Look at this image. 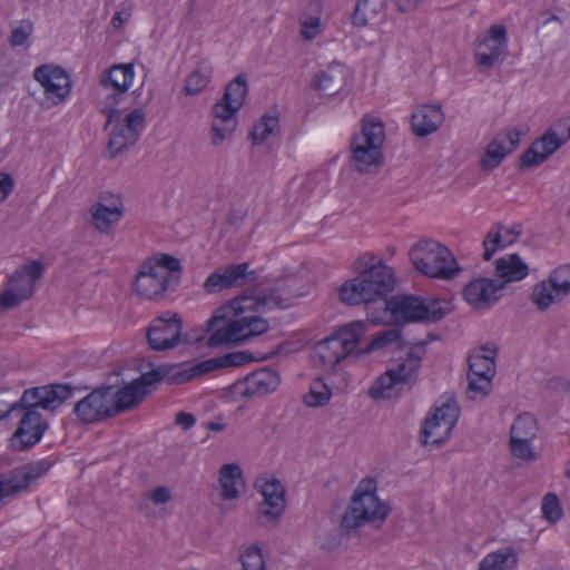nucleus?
<instances>
[{"mask_svg":"<svg viewBox=\"0 0 570 570\" xmlns=\"http://www.w3.org/2000/svg\"><path fill=\"white\" fill-rule=\"evenodd\" d=\"M26 301L22 296L9 287L0 295V308L11 309L17 307L21 302Z\"/></svg>","mask_w":570,"mask_h":570,"instance_id":"obj_55","label":"nucleus"},{"mask_svg":"<svg viewBox=\"0 0 570 570\" xmlns=\"http://www.w3.org/2000/svg\"><path fill=\"white\" fill-rule=\"evenodd\" d=\"M542 517L550 523H556L563 517V511L558 495L553 492L547 493L541 503Z\"/></svg>","mask_w":570,"mask_h":570,"instance_id":"obj_47","label":"nucleus"},{"mask_svg":"<svg viewBox=\"0 0 570 570\" xmlns=\"http://www.w3.org/2000/svg\"><path fill=\"white\" fill-rule=\"evenodd\" d=\"M539 426L537 419L528 413L519 414L510 429V438L514 439H534L537 436Z\"/></svg>","mask_w":570,"mask_h":570,"instance_id":"obj_39","label":"nucleus"},{"mask_svg":"<svg viewBox=\"0 0 570 570\" xmlns=\"http://www.w3.org/2000/svg\"><path fill=\"white\" fill-rule=\"evenodd\" d=\"M233 102L222 97L213 107L212 142L219 145L237 126V111Z\"/></svg>","mask_w":570,"mask_h":570,"instance_id":"obj_28","label":"nucleus"},{"mask_svg":"<svg viewBox=\"0 0 570 570\" xmlns=\"http://www.w3.org/2000/svg\"><path fill=\"white\" fill-rule=\"evenodd\" d=\"M243 570H265V562L261 549L256 544L249 546L240 556Z\"/></svg>","mask_w":570,"mask_h":570,"instance_id":"obj_51","label":"nucleus"},{"mask_svg":"<svg viewBox=\"0 0 570 570\" xmlns=\"http://www.w3.org/2000/svg\"><path fill=\"white\" fill-rule=\"evenodd\" d=\"M367 325L363 321L344 324L314 345V353L328 376L337 377L338 384L346 385L343 362L351 355L357 356Z\"/></svg>","mask_w":570,"mask_h":570,"instance_id":"obj_2","label":"nucleus"},{"mask_svg":"<svg viewBox=\"0 0 570 570\" xmlns=\"http://www.w3.org/2000/svg\"><path fill=\"white\" fill-rule=\"evenodd\" d=\"M509 154L510 150L507 149L504 140H500V138L497 137L488 144L481 159V167L487 170H492L497 168Z\"/></svg>","mask_w":570,"mask_h":570,"instance_id":"obj_40","label":"nucleus"},{"mask_svg":"<svg viewBox=\"0 0 570 570\" xmlns=\"http://www.w3.org/2000/svg\"><path fill=\"white\" fill-rule=\"evenodd\" d=\"M207 429L213 432H218V431H223L225 429V424L218 423V422H209L207 425Z\"/></svg>","mask_w":570,"mask_h":570,"instance_id":"obj_64","label":"nucleus"},{"mask_svg":"<svg viewBox=\"0 0 570 570\" xmlns=\"http://www.w3.org/2000/svg\"><path fill=\"white\" fill-rule=\"evenodd\" d=\"M112 405L115 416L138 406L146 397V392L139 390L132 382L124 387L112 385Z\"/></svg>","mask_w":570,"mask_h":570,"instance_id":"obj_33","label":"nucleus"},{"mask_svg":"<svg viewBox=\"0 0 570 570\" xmlns=\"http://www.w3.org/2000/svg\"><path fill=\"white\" fill-rule=\"evenodd\" d=\"M163 274L168 272L161 267H154L151 259L145 262L134 282L136 293L142 298H157L173 286Z\"/></svg>","mask_w":570,"mask_h":570,"instance_id":"obj_26","label":"nucleus"},{"mask_svg":"<svg viewBox=\"0 0 570 570\" xmlns=\"http://www.w3.org/2000/svg\"><path fill=\"white\" fill-rule=\"evenodd\" d=\"M122 213L121 205L106 206L102 203H97L90 209L92 225L100 233H109L111 226L121 219Z\"/></svg>","mask_w":570,"mask_h":570,"instance_id":"obj_37","label":"nucleus"},{"mask_svg":"<svg viewBox=\"0 0 570 570\" xmlns=\"http://www.w3.org/2000/svg\"><path fill=\"white\" fill-rule=\"evenodd\" d=\"M511 454L520 460L534 461L537 454L532 448V439H514L510 438Z\"/></svg>","mask_w":570,"mask_h":570,"instance_id":"obj_50","label":"nucleus"},{"mask_svg":"<svg viewBox=\"0 0 570 570\" xmlns=\"http://www.w3.org/2000/svg\"><path fill=\"white\" fill-rule=\"evenodd\" d=\"M520 137H521V132L515 130V129H511L509 130L507 134H505V137L502 139L505 141H508V145H507V149L510 150V154L518 147V145L520 144Z\"/></svg>","mask_w":570,"mask_h":570,"instance_id":"obj_60","label":"nucleus"},{"mask_svg":"<svg viewBox=\"0 0 570 570\" xmlns=\"http://www.w3.org/2000/svg\"><path fill=\"white\" fill-rule=\"evenodd\" d=\"M501 224H497L490 232L487 234L482 246L484 248L483 259L490 261L498 248L504 247L505 244H512L515 238L520 234V228L512 227L509 229L503 238L501 235Z\"/></svg>","mask_w":570,"mask_h":570,"instance_id":"obj_38","label":"nucleus"},{"mask_svg":"<svg viewBox=\"0 0 570 570\" xmlns=\"http://www.w3.org/2000/svg\"><path fill=\"white\" fill-rule=\"evenodd\" d=\"M559 299L554 294V288L549 278L541 281L533 286L531 301L539 311H547L554 302Z\"/></svg>","mask_w":570,"mask_h":570,"instance_id":"obj_44","label":"nucleus"},{"mask_svg":"<svg viewBox=\"0 0 570 570\" xmlns=\"http://www.w3.org/2000/svg\"><path fill=\"white\" fill-rule=\"evenodd\" d=\"M441 105H423L411 117L412 131L416 137H426L435 132L443 124Z\"/></svg>","mask_w":570,"mask_h":570,"instance_id":"obj_29","label":"nucleus"},{"mask_svg":"<svg viewBox=\"0 0 570 570\" xmlns=\"http://www.w3.org/2000/svg\"><path fill=\"white\" fill-rule=\"evenodd\" d=\"M360 263L364 265V269L340 287V299L347 305L387 299L395 286L393 269L371 254L363 255Z\"/></svg>","mask_w":570,"mask_h":570,"instance_id":"obj_1","label":"nucleus"},{"mask_svg":"<svg viewBox=\"0 0 570 570\" xmlns=\"http://www.w3.org/2000/svg\"><path fill=\"white\" fill-rule=\"evenodd\" d=\"M145 127L146 116L142 108H135L126 115L122 121L117 122L109 132L106 149L109 158H116L135 146Z\"/></svg>","mask_w":570,"mask_h":570,"instance_id":"obj_15","label":"nucleus"},{"mask_svg":"<svg viewBox=\"0 0 570 570\" xmlns=\"http://www.w3.org/2000/svg\"><path fill=\"white\" fill-rule=\"evenodd\" d=\"M528 274L529 267L518 254L500 257L495 262V275L499 278L498 281L504 282V285L510 282L521 281Z\"/></svg>","mask_w":570,"mask_h":570,"instance_id":"obj_32","label":"nucleus"},{"mask_svg":"<svg viewBox=\"0 0 570 570\" xmlns=\"http://www.w3.org/2000/svg\"><path fill=\"white\" fill-rule=\"evenodd\" d=\"M421 0H395L396 7L401 12L413 11Z\"/></svg>","mask_w":570,"mask_h":570,"instance_id":"obj_61","label":"nucleus"},{"mask_svg":"<svg viewBox=\"0 0 570 570\" xmlns=\"http://www.w3.org/2000/svg\"><path fill=\"white\" fill-rule=\"evenodd\" d=\"M570 139V120H563L550 127L541 138L533 141L519 159V168L539 166Z\"/></svg>","mask_w":570,"mask_h":570,"instance_id":"obj_13","label":"nucleus"},{"mask_svg":"<svg viewBox=\"0 0 570 570\" xmlns=\"http://www.w3.org/2000/svg\"><path fill=\"white\" fill-rule=\"evenodd\" d=\"M348 78V69L342 63L333 62L315 73L311 87L321 96H334L344 88Z\"/></svg>","mask_w":570,"mask_h":570,"instance_id":"obj_27","label":"nucleus"},{"mask_svg":"<svg viewBox=\"0 0 570 570\" xmlns=\"http://www.w3.org/2000/svg\"><path fill=\"white\" fill-rule=\"evenodd\" d=\"M219 483L224 500L237 499L239 497L238 487H244L240 466L236 463L224 464L219 470Z\"/></svg>","mask_w":570,"mask_h":570,"instance_id":"obj_36","label":"nucleus"},{"mask_svg":"<svg viewBox=\"0 0 570 570\" xmlns=\"http://www.w3.org/2000/svg\"><path fill=\"white\" fill-rule=\"evenodd\" d=\"M507 52V31L502 24H492L487 35L478 45L474 55L480 68L490 69L498 61L503 60Z\"/></svg>","mask_w":570,"mask_h":570,"instance_id":"obj_24","label":"nucleus"},{"mask_svg":"<svg viewBox=\"0 0 570 570\" xmlns=\"http://www.w3.org/2000/svg\"><path fill=\"white\" fill-rule=\"evenodd\" d=\"M504 282L479 277L470 281L462 289L463 299L475 311L491 308L502 296Z\"/></svg>","mask_w":570,"mask_h":570,"instance_id":"obj_23","label":"nucleus"},{"mask_svg":"<svg viewBox=\"0 0 570 570\" xmlns=\"http://www.w3.org/2000/svg\"><path fill=\"white\" fill-rule=\"evenodd\" d=\"M112 385H101L79 400L73 407V414L86 424L96 423L115 416Z\"/></svg>","mask_w":570,"mask_h":570,"instance_id":"obj_16","label":"nucleus"},{"mask_svg":"<svg viewBox=\"0 0 570 570\" xmlns=\"http://www.w3.org/2000/svg\"><path fill=\"white\" fill-rule=\"evenodd\" d=\"M385 127L379 117L364 115L361 131L354 135L350 149L352 161L362 174H376L384 164Z\"/></svg>","mask_w":570,"mask_h":570,"instance_id":"obj_3","label":"nucleus"},{"mask_svg":"<svg viewBox=\"0 0 570 570\" xmlns=\"http://www.w3.org/2000/svg\"><path fill=\"white\" fill-rule=\"evenodd\" d=\"M268 302H274L275 305L283 307L282 301L279 296L276 295V292H271L268 297L265 296L263 298L247 294L239 295L216 309L214 315L206 323L207 331H214L222 324H225V322L238 320L240 316H245L244 314L246 312H254Z\"/></svg>","mask_w":570,"mask_h":570,"instance_id":"obj_17","label":"nucleus"},{"mask_svg":"<svg viewBox=\"0 0 570 570\" xmlns=\"http://www.w3.org/2000/svg\"><path fill=\"white\" fill-rule=\"evenodd\" d=\"M460 415L456 401L449 397L435 406V412L430 413L422 425L421 435L424 445H441L451 435Z\"/></svg>","mask_w":570,"mask_h":570,"instance_id":"obj_12","label":"nucleus"},{"mask_svg":"<svg viewBox=\"0 0 570 570\" xmlns=\"http://www.w3.org/2000/svg\"><path fill=\"white\" fill-rule=\"evenodd\" d=\"M563 272H552L549 276V282L554 288V294L558 298L570 295V281L562 278Z\"/></svg>","mask_w":570,"mask_h":570,"instance_id":"obj_52","label":"nucleus"},{"mask_svg":"<svg viewBox=\"0 0 570 570\" xmlns=\"http://www.w3.org/2000/svg\"><path fill=\"white\" fill-rule=\"evenodd\" d=\"M148 499H150L155 504H165L170 501L171 494L170 490L166 487H157L153 489L148 493Z\"/></svg>","mask_w":570,"mask_h":570,"instance_id":"obj_57","label":"nucleus"},{"mask_svg":"<svg viewBox=\"0 0 570 570\" xmlns=\"http://www.w3.org/2000/svg\"><path fill=\"white\" fill-rule=\"evenodd\" d=\"M281 383L279 373L269 367L256 370L233 384V393L244 399L262 397L274 392Z\"/></svg>","mask_w":570,"mask_h":570,"instance_id":"obj_22","label":"nucleus"},{"mask_svg":"<svg viewBox=\"0 0 570 570\" xmlns=\"http://www.w3.org/2000/svg\"><path fill=\"white\" fill-rule=\"evenodd\" d=\"M387 6L386 0H357L351 14L354 27L363 28L382 14Z\"/></svg>","mask_w":570,"mask_h":570,"instance_id":"obj_34","label":"nucleus"},{"mask_svg":"<svg viewBox=\"0 0 570 570\" xmlns=\"http://www.w3.org/2000/svg\"><path fill=\"white\" fill-rule=\"evenodd\" d=\"M19 425L11 438V445L17 451L28 450L38 444L49 424L46 419L36 410H22L20 413Z\"/></svg>","mask_w":570,"mask_h":570,"instance_id":"obj_19","label":"nucleus"},{"mask_svg":"<svg viewBox=\"0 0 570 570\" xmlns=\"http://www.w3.org/2000/svg\"><path fill=\"white\" fill-rule=\"evenodd\" d=\"M277 115H263L248 134V138L255 145H262L278 128Z\"/></svg>","mask_w":570,"mask_h":570,"instance_id":"obj_41","label":"nucleus"},{"mask_svg":"<svg viewBox=\"0 0 570 570\" xmlns=\"http://www.w3.org/2000/svg\"><path fill=\"white\" fill-rule=\"evenodd\" d=\"M426 345V341L413 344L403 362L381 374L370 387L371 397L392 399L397 397L405 389L410 390L416 382Z\"/></svg>","mask_w":570,"mask_h":570,"instance_id":"obj_5","label":"nucleus"},{"mask_svg":"<svg viewBox=\"0 0 570 570\" xmlns=\"http://www.w3.org/2000/svg\"><path fill=\"white\" fill-rule=\"evenodd\" d=\"M195 379L191 366L181 368L177 364H160L150 371L141 373V375L131 382L141 391L146 392V396L150 394L156 386L166 382L170 385L184 384Z\"/></svg>","mask_w":570,"mask_h":570,"instance_id":"obj_21","label":"nucleus"},{"mask_svg":"<svg viewBox=\"0 0 570 570\" xmlns=\"http://www.w3.org/2000/svg\"><path fill=\"white\" fill-rule=\"evenodd\" d=\"M248 91L247 79L244 73L237 75L225 88L223 97L233 102L236 108H242Z\"/></svg>","mask_w":570,"mask_h":570,"instance_id":"obj_43","label":"nucleus"},{"mask_svg":"<svg viewBox=\"0 0 570 570\" xmlns=\"http://www.w3.org/2000/svg\"><path fill=\"white\" fill-rule=\"evenodd\" d=\"M384 311L404 323H436L450 312V302L434 297L422 298L414 295H397L384 301Z\"/></svg>","mask_w":570,"mask_h":570,"instance_id":"obj_7","label":"nucleus"},{"mask_svg":"<svg viewBox=\"0 0 570 570\" xmlns=\"http://www.w3.org/2000/svg\"><path fill=\"white\" fill-rule=\"evenodd\" d=\"M209 80L210 70L208 68L198 66V68L186 78L184 90L187 95H197L207 87Z\"/></svg>","mask_w":570,"mask_h":570,"instance_id":"obj_46","label":"nucleus"},{"mask_svg":"<svg viewBox=\"0 0 570 570\" xmlns=\"http://www.w3.org/2000/svg\"><path fill=\"white\" fill-rule=\"evenodd\" d=\"M254 360L253 355L246 352H232L223 356L208 358L191 365L195 379L218 368L234 367L247 364Z\"/></svg>","mask_w":570,"mask_h":570,"instance_id":"obj_31","label":"nucleus"},{"mask_svg":"<svg viewBox=\"0 0 570 570\" xmlns=\"http://www.w3.org/2000/svg\"><path fill=\"white\" fill-rule=\"evenodd\" d=\"M400 337L401 331L397 328H387L381 331L365 346L360 347V351H357V357L383 348L391 343L397 342Z\"/></svg>","mask_w":570,"mask_h":570,"instance_id":"obj_45","label":"nucleus"},{"mask_svg":"<svg viewBox=\"0 0 570 570\" xmlns=\"http://www.w3.org/2000/svg\"><path fill=\"white\" fill-rule=\"evenodd\" d=\"M8 287L20 294L22 298L29 299L35 291L32 279L26 277V273L14 271L8 279Z\"/></svg>","mask_w":570,"mask_h":570,"instance_id":"obj_49","label":"nucleus"},{"mask_svg":"<svg viewBox=\"0 0 570 570\" xmlns=\"http://www.w3.org/2000/svg\"><path fill=\"white\" fill-rule=\"evenodd\" d=\"M518 552L513 547H502L487 554L478 570H513L518 566Z\"/></svg>","mask_w":570,"mask_h":570,"instance_id":"obj_35","label":"nucleus"},{"mask_svg":"<svg viewBox=\"0 0 570 570\" xmlns=\"http://www.w3.org/2000/svg\"><path fill=\"white\" fill-rule=\"evenodd\" d=\"M377 484L372 478L363 479L342 515L341 528L347 534L365 523L380 528L390 513V507L376 495Z\"/></svg>","mask_w":570,"mask_h":570,"instance_id":"obj_4","label":"nucleus"},{"mask_svg":"<svg viewBox=\"0 0 570 570\" xmlns=\"http://www.w3.org/2000/svg\"><path fill=\"white\" fill-rule=\"evenodd\" d=\"M154 267H161L168 274H163L168 282L175 286L179 281V272L181 268L180 261L171 255L163 254L157 261H151Z\"/></svg>","mask_w":570,"mask_h":570,"instance_id":"obj_48","label":"nucleus"},{"mask_svg":"<svg viewBox=\"0 0 570 570\" xmlns=\"http://www.w3.org/2000/svg\"><path fill=\"white\" fill-rule=\"evenodd\" d=\"M264 501L261 503V514L269 520H277L285 510V489L281 481L272 479L262 485Z\"/></svg>","mask_w":570,"mask_h":570,"instance_id":"obj_30","label":"nucleus"},{"mask_svg":"<svg viewBox=\"0 0 570 570\" xmlns=\"http://www.w3.org/2000/svg\"><path fill=\"white\" fill-rule=\"evenodd\" d=\"M248 263H240L217 268L206 278L204 289L207 293H218L234 286H243L247 283L249 275H252L249 281L255 279V272H248Z\"/></svg>","mask_w":570,"mask_h":570,"instance_id":"obj_25","label":"nucleus"},{"mask_svg":"<svg viewBox=\"0 0 570 570\" xmlns=\"http://www.w3.org/2000/svg\"><path fill=\"white\" fill-rule=\"evenodd\" d=\"M73 391L75 387L68 383H52L27 389L18 402L7 407L4 415L20 413L22 410L38 411V409H42L55 411L71 397Z\"/></svg>","mask_w":570,"mask_h":570,"instance_id":"obj_11","label":"nucleus"},{"mask_svg":"<svg viewBox=\"0 0 570 570\" xmlns=\"http://www.w3.org/2000/svg\"><path fill=\"white\" fill-rule=\"evenodd\" d=\"M553 272H563L562 278H566V281H570V265L560 266L556 268Z\"/></svg>","mask_w":570,"mask_h":570,"instance_id":"obj_63","label":"nucleus"},{"mask_svg":"<svg viewBox=\"0 0 570 570\" xmlns=\"http://www.w3.org/2000/svg\"><path fill=\"white\" fill-rule=\"evenodd\" d=\"M331 396V389L322 377H318L312 381L308 392L304 395V403L309 407H320L326 405Z\"/></svg>","mask_w":570,"mask_h":570,"instance_id":"obj_42","label":"nucleus"},{"mask_svg":"<svg viewBox=\"0 0 570 570\" xmlns=\"http://www.w3.org/2000/svg\"><path fill=\"white\" fill-rule=\"evenodd\" d=\"M497 353V347L487 344L470 354L466 389L470 400L484 399L491 393Z\"/></svg>","mask_w":570,"mask_h":570,"instance_id":"obj_10","label":"nucleus"},{"mask_svg":"<svg viewBox=\"0 0 570 570\" xmlns=\"http://www.w3.org/2000/svg\"><path fill=\"white\" fill-rule=\"evenodd\" d=\"M269 328L268 321L256 316L246 315L238 320L225 322L214 331L207 338L208 347H233L247 342L249 338L266 333Z\"/></svg>","mask_w":570,"mask_h":570,"instance_id":"obj_9","label":"nucleus"},{"mask_svg":"<svg viewBox=\"0 0 570 570\" xmlns=\"http://www.w3.org/2000/svg\"><path fill=\"white\" fill-rule=\"evenodd\" d=\"M32 27L29 22L26 26H20L11 31L9 42L12 47L23 46L30 37Z\"/></svg>","mask_w":570,"mask_h":570,"instance_id":"obj_53","label":"nucleus"},{"mask_svg":"<svg viewBox=\"0 0 570 570\" xmlns=\"http://www.w3.org/2000/svg\"><path fill=\"white\" fill-rule=\"evenodd\" d=\"M33 78L42 86L51 105L58 106L71 91V80L67 71L55 65H42L35 69Z\"/></svg>","mask_w":570,"mask_h":570,"instance_id":"obj_20","label":"nucleus"},{"mask_svg":"<svg viewBox=\"0 0 570 570\" xmlns=\"http://www.w3.org/2000/svg\"><path fill=\"white\" fill-rule=\"evenodd\" d=\"M181 333L183 318L179 314L156 317L147 331L149 347L154 351L174 348L180 342Z\"/></svg>","mask_w":570,"mask_h":570,"instance_id":"obj_18","label":"nucleus"},{"mask_svg":"<svg viewBox=\"0 0 570 570\" xmlns=\"http://www.w3.org/2000/svg\"><path fill=\"white\" fill-rule=\"evenodd\" d=\"M320 32V18L309 17L301 22V36L305 40L314 39Z\"/></svg>","mask_w":570,"mask_h":570,"instance_id":"obj_54","label":"nucleus"},{"mask_svg":"<svg viewBox=\"0 0 570 570\" xmlns=\"http://www.w3.org/2000/svg\"><path fill=\"white\" fill-rule=\"evenodd\" d=\"M414 267L425 276L452 279L460 272L455 257L444 245L432 239L415 243L409 253Z\"/></svg>","mask_w":570,"mask_h":570,"instance_id":"obj_8","label":"nucleus"},{"mask_svg":"<svg viewBox=\"0 0 570 570\" xmlns=\"http://www.w3.org/2000/svg\"><path fill=\"white\" fill-rule=\"evenodd\" d=\"M52 468V461L42 459L29 462L0 475V501L29 490Z\"/></svg>","mask_w":570,"mask_h":570,"instance_id":"obj_14","label":"nucleus"},{"mask_svg":"<svg viewBox=\"0 0 570 570\" xmlns=\"http://www.w3.org/2000/svg\"><path fill=\"white\" fill-rule=\"evenodd\" d=\"M45 267L40 261H31L28 264L22 265L17 272L26 273V277L32 279L35 283L37 279L41 278L43 274Z\"/></svg>","mask_w":570,"mask_h":570,"instance_id":"obj_56","label":"nucleus"},{"mask_svg":"<svg viewBox=\"0 0 570 570\" xmlns=\"http://www.w3.org/2000/svg\"><path fill=\"white\" fill-rule=\"evenodd\" d=\"M175 422L180 425L183 430L187 431L195 425L196 419L193 414L180 411L176 414Z\"/></svg>","mask_w":570,"mask_h":570,"instance_id":"obj_59","label":"nucleus"},{"mask_svg":"<svg viewBox=\"0 0 570 570\" xmlns=\"http://www.w3.org/2000/svg\"><path fill=\"white\" fill-rule=\"evenodd\" d=\"M124 23V19L121 17V12H116L111 19V24L114 28H119Z\"/></svg>","mask_w":570,"mask_h":570,"instance_id":"obj_62","label":"nucleus"},{"mask_svg":"<svg viewBox=\"0 0 570 570\" xmlns=\"http://www.w3.org/2000/svg\"><path fill=\"white\" fill-rule=\"evenodd\" d=\"M14 181L11 175L0 173V203L6 200L13 190Z\"/></svg>","mask_w":570,"mask_h":570,"instance_id":"obj_58","label":"nucleus"},{"mask_svg":"<svg viewBox=\"0 0 570 570\" xmlns=\"http://www.w3.org/2000/svg\"><path fill=\"white\" fill-rule=\"evenodd\" d=\"M135 77L131 63H120L105 70L99 79V87L95 91L97 109L106 115L104 129L120 117L121 111L117 106L125 99Z\"/></svg>","mask_w":570,"mask_h":570,"instance_id":"obj_6","label":"nucleus"}]
</instances>
